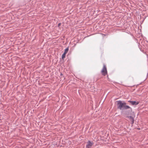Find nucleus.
Instances as JSON below:
<instances>
[{"label":"nucleus","mask_w":148,"mask_h":148,"mask_svg":"<svg viewBox=\"0 0 148 148\" xmlns=\"http://www.w3.org/2000/svg\"><path fill=\"white\" fill-rule=\"evenodd\" d=\"M130 110V109H129L128 110H125L124 111V114L127 115H129L130 113L132 111V110Z\"/></svg>","instance_id":"nucleus-6"},{"label":"nucleus","mask_w":148,"mask_h":148,"mask_svg":"<svg viewBox=\"0 0 148 148\" xmlns=\"http://www.w3.org/2000/svg\"><path fill=\"white\" fill-rule=\"evenodd\" d=\"M66 53H64L62 55V59H64L65 57V55Z\"/></svg>","instance_id":"nucleus-7"},{"label":"nucleus","mask_w":148,"mask_h":148,"mask_svg":"<svg viewBox=\"0 0 148 148\" xmlns=\"http://www.w3.org/2000/svg\"><path fill=\"white\" fill-rule=\"evenodd\" d=\"M101 72L102 73V74L104 76H105L107 74L106 68L105 65H103V67L101 71Z\"/></svg>","instance_id":"nucleus-2"},{"label":"nucleus","mask_w":148,"mask_h":148,"mask_svg":"<svg viewBox=\"0 0 148 148\" xmlns=\"http://www.w3.org/2000/svg\"><path fill=\"white\" fill-rule=\"evenodd\" d=\"M93 144V143L91 142L90 141H88L87 142V145H86V148H91Z\"/></svg>","instance_id":"nucleus-3"},{"label":"nucleus","mask_w":148,"mask_h":148,"mask_svg":"<svg viewBox=\"0 0 148 148\" xmlns=\"http://www.w3.org/2000/svg\"><path fill=\"white\" fill-rule=\"evenodd\" d=\"M127 117L128 118L130 121H131V124L132 125L134 122V118L131 116H127Z\"/></svg>","instance_id":"nucleus-5"},{"label":"nucleus","mask_w":148,"mask_h":148,"mask_svg":"<svg viewBox=\"0 0 148 148\" xmlns=\"http://www.w3.org/2000/svg\"><path fill=\"white\" fill-rule=\"evenodd\" d=\"M128 102L131 103L132 105H136L139 103L138 102H137L136 101H131L129 100L128 101Z\"/></svg>","instance_id":"nucleus-4"},{"label":"nucleus","mask_w":148,"mask_h":148,"mask_svg":"<svg viewBox=\"0 0 148 148\" xmlns=\"http://www.w3.org/2000/svg\"><path fill=\"white\" fill-rule=\"evenodd\" d=\"M61 24L60 23H58V27H60L61 25Z\"/></svg>","instance_id":"nucleus-9"},{"label":"nucleus","mask_w":148,"mask_h":148,"mask_svg":"<svg viewBox=\"0 0 148 148\" xmlns=\"http://www.w3.org/2000/svg\"><path fill=\"white\" fill-rule=\"evenodd\" d=\"M138 129H140L139 128H138Z\"/></svg>","instance_id":"nucleus-10"},{"label":"nucleus","mask_w":148,"mask_h":148,"mask_svg":"<svg viewBox=\"0 0 148 148\" xmlns=\"http://www.w3.org/2000/svg\"><path fill=\"white\" fill-rule=\"evenodd\" d=\"M68 51H69V48L68 47L67 48H66L65 49L64 53H67V52Z\"/></svg>","instance_id":"nucleus-8"},{"label":"nucleus","mask_w":148,"mask_h":148,"mask_svg":"<svg viewBox=\"0 0 148 148\" xmlns=\"http://www.w3.org/2000/svg\"><path fill=\"white\" fill-rule=\"evenodd\" d=\"M117 108L120 110L130 109V110H132V108L129 106L127 105L126 103L124 102H122L121 101L119 100L117 101Z\"/></svg>","instance_id":"nucleus-1"}]
</instances>
